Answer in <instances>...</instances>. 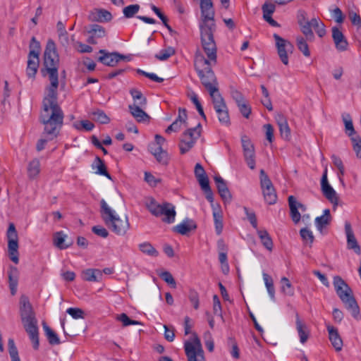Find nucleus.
<instances>
[{
    "instance_id": "nucleus-1",
    "label": "nucleus",
    "mask_w": 361,
    "mask_h": 361,
    "mask_svg": "<svg viewBox=\"0 0 361 361\" xmlns=\"http://www.w3.org/2000/svg\"><path fill=\"white\" fill-rule=\"evenodd\" d=\"M59 56L54 42L47 41L43 56V76L49 75L50 85L47 87V94L42 101V110L39 121L44 124V134L51 140L56 137L63 123V112L58 104L57 89L59 87Z\"/></svg>"
},
{
    "instance_id": "nucleus-2",
    "label": "nucleus",
    "mask_w": 361,
    "mask_h": 361,
    "mask_svg": "<svg viewBox=\"0 0 361 361\" xmlns=\"http://www.w3.org/2000/svg\"><path fill=\"white\" fill-rule=\"evenodd\" d=\"M212 16L201 13L202 22L200 24L201 44L209 63H216L217 62V47L214 39V32L216 30L214 22V10L212 8Z\"/></svg>"
},
{
    "instance_id": "nucleus-3",
    "label": "nucleus",
    "mask_w": 361,
    "mask_h": 361,
    "mask_svg": "<svg viewBox=\"0 0 361 361\" xmlns=\"http://www.w3.org/2000/svg\"><path fill=\"white\" fill-rule=\"evenodd\" d=\"M216 63L206 61L204 54L197 50L195 55L194 66L202 85L209 92L210 97L215 96L219 92L218 82L212 67Z\"/></svg>"
},
{
    "instance_id": "nucleus-4",
    "label": "nucleus",
    "mask_w": 361,
    "mask_h": 361,
    "mask_svg": "<svg viewBox=\"0 0 361 361\" xmlns=\"http://www.w3.org/2000/svg\"><path fill=\"white\" fill-rule=\"evenodd\" d=\"M20 314L25 330L32 343L33 348L37 350L39 345L37 320L26 296H21L20 299Z\"/></svg>"
},
{
    "instance_id": "nucleus-5",
    "label": "nucleus",
    "mask_w": 361,
    "mask_h": 361,
    "mask_svg": "<svg viewBox=\"0 0 361 361\" xmlns=\"http://www.w3.org/2000/svg\"><path fill=\"white\" fill-rule=\"evenodd\" d=\"M334 286L337 295L344 304L345 308L351 312L352 316L355 319H360V308L353 296L352 289L338 276L334 277Z\"/></svg>"
},
{
    "instance_id": "nucleus-6",
    "label": "nucleus",
    "mask_w": 361,
    "mask_h": 361,
    "mask_svg": "<svg viewBox=\"0 0 361 361\" xmlns=\"http://www.w3.org/2000/svg\"><path fill=\"white\" fill-rule=\"evenodd\" d=\"M297 20L300 31L309 42L314 39V35L312 28L319 37H323L326 34V27L324 23L318 18H313L309 20L307 18V13L303 10H299L297 13Z\"/></svg>"
},
{
    "instance_id": "nucleus-7",
    "label": "nucleus",
    "mask_w": 361,
    "mask_h": 361,
    "mask_svg": "<svg viewBox=\"0 0 361 361\" xmlns=\"http://www.w3.org/2000/svg\"><path fill=\"white\" fill-rule=\"evenodd\" d=\"M101 213L105 224L111 228V231L117 235H124L130 227L128 219L126 216L123 219L119 218L106 204L104 200H102Z\"/></svg>"
},
{
    "instance_id": "nucleus-8",
    "label": "nucleus",
    "mask_w": 361,
    "mask_h": 361,
    "mask_svg": "<svg viewBox=\"0 0 361 361\" xmlns=\"http://www.w3.org/2000/svg\"><path fill=\"white\" fill-rule=\"evenodd\" d=\"M147 209L155 216L164 215L163 221L171 224L175 220L176 211L175 207L169 202H164L162 204H158L154 199L150 198L146 203Z\"/></svg>"
},
{
    "instance_id": "nucleus-9",
    "label": "nucleus",
    "mask_w": 361,
    "mask_h": 361,
    "mask_svg": "<svg viewBox=\"0 0 361 361\" xmlns=\"http://www.w3.org/2000/svg\"><path fill=\"white\" fill-rule=\"evenodd\" d=\"M6 235L8 257L13 262L18 264L19 262L18 237L14 224H9Z\"/></svg>"
},
{
    "instance_id": "nucleus-10",
    "label": "nucleus",
    "mask_w": 361,
    "mask_h": 361,
    "mask_svg": "<svg viewBox=\"0 0 361 361\" xmlns=\"http://www.w3.org/2000/svg\"><path fill=\"white\" fill-rule=\"evenodd\" d=\"M184 349L188 361H205L200 338L195 335L193 342L186 341Z\"/></svg>"
},
{
    "instance_id": "nucleus-11",
    "label": "nucleus",
    "mask_w": 361,
    "mask_h": 361,
    "mask_svg": "<svg viewBox=\"0 0 361 361\" xmlns=\"http://www.w3.org/2000/svg\"><path fill=\"white\" fill-rule=\"evenodd\" d=\"M260 184L266 202L274 204L277 200V195L271 180L263 169L260 171Z\"/></svg>"
},
{
    "instance_id": "nucleus-12",
    "label": "nucleus",
    "mask_w": 361,
    "mask_h": 361,
    "mask_svg": "<svg viewBox=\"0 0 361 361\" xmlns=\"http://www.w3.org/2000/svg\"><path fill=\"white\" fill-rule=\"evenodd\" d=\"M212 99L219 121L223 125L229 126L231 121L228 109L221 94L212 97Z\"/></svg>"
},
{
    "instance_id": "nucleus-13",
    "label": "nucleus",
    "mask_w": 361,
    "mask_h": 361,
    "mask_svg": "<svg viewBox=\"0 0 361 361\" xmlns=\"http://www.w3.org/2000/svg\"><path fill=\"white\" fill-rule=\"evenodd\" d=\"M275 41H276V46L277 48V52L279 56V58L281 61V62L284 65L288 64V56L287 52L288 51H290L293 49V44L288 42V40H286L285 39L282 38L277 34H274L273 35Z\"/></svg>"
},
{
    "instance_id": "nucleus-14",
    "label": "nucleus",
    "mask_w": 361,
    "mask_h": 361,
    "mask_svg": "<svg viewBox=\"0 0 361 361\" xmlns=\"http://www.w3.org/2000/svg\"><path fill=\"white\" fill-rule=\"evenodd\" d=\"M99 54L102 55L98 58V61L108 66H115L121 60H129V57L125 55L121 54L118 52H107L104 49L99 50Z\"/></svg>"
},
{
    "instance_id": "nucleus-15",
    "label": "nucleus",
    "mask_w": 361,
    "mask_h": 361,
    "mask_svg": "<svg viewBox=\"0 0 361 361\" xmlns=\"http://www.w3.org/2000/svg\"><path fill=\"white\" fill-rule=\"evenodd\" d=\"M321 187L324 195L328 199L331 203L337 204L338 197L336 192L334 188L329 184L327 179V169H326L321 180Z\"/></svg>"
},
{
    "instance_id": "nucleus-16",
    "label": "nucleus",
    "mask_w": 361,
    "mask_h": 361,
    "mask_svg": "<svg viewBox=\"0 0 361 361\" xmlns=\"http://www.w3.org/2000/svg\"><path fill=\"white\" fill-rule=\"evenodd\" d=\"M218 192L224 203H230L232 200L231 193L227 186L226 182L220 176L214 177Z\"/></svg>"
},
{
    "instance_id": "nucleus-17",
    "label": "nucleus",
    "mask_w": 361,
    "mask_h": 361,
    "mask_svg": "<svg viewBox=\"0 0 361 361\" xmlns=\"http://www.w3.org/2000/svg\"><path fill=\"white\" fill-rule=\"evenodd\" d=\"M111 19V13L103 8H94L88 15V20L91 22L106 23Z\"/></svg>"
},
{
    "instance_id": "nucleus-18",
    "label": "nucleus",
    "mask_w": 361,
    "mask_h": 361,
    "mask_svg": "<svg viewBox=\"0 0 361 361\" xmlns=\"http://www.w3.org/2000/svg\"><path fill=\"white\" fill-rule=\"evenodd\" d=\"M345 231L347 237V245L348 248L350 250H353L355 252L357 255H360L361 248L358 245L357 241L353 233L351 224L349 221H345Z\"/></svg>"
},
{
    "instance_id": "nucleus-19",
    "label": "nucleus",
    "mask_w": 361,
    "mask_h": 361,
    "mask_svg": "<svg viewBox=\"0 0 361 361\" xmlns=\"http://www.w3.org/2000/svg\"><path fill=\"white\" fill-rule=\"evenodd\" d=\"M332 38L336 48L340 51H346L348 47V42L343 32L337 27H332Z\"/></svg>"
},
{
    "instance_id": "nucleus-20",
    "label": "nucleus",
    "mask_w": 361,
    "mask_h": 361,
    "mask_svg": "<svg viewBox=\"0 0 361 361\" xmlns=\"http://www.w3.org/2000/svg\"><path fill=\"white\" fill-rule=\"evenodd\" d=\"M326 329L329 333V340L333 347L335 348L336 351H341L343 348V341L338 334V329L330 324L326 325Z\"/></svg>"
},
{
    "instance_id": "nucleus-21",
    "label": "nucleus",
    "mask_w": 361,
    "mask_h": 361,
    "mask_svg": "<svg viewBox=\"0 0 361 361\" xmlns=\"http://www.w3.org/2000/svg\"><path fill=\"white\" fill-rule=\"evenodd\" d=\"M88 33L90 36L87 39V42L92 44H95L97 43V39L105 37L106 30L104 27L99 25L92 24L90 25Z\"/></svg>"
},
{
    "instance_id": "nucleus-22",
    "label": "nucleus",
    "mask_w": 361,
    "mask_h": 361,
    "mask_svg": "<svg viewBox=\"0 0 361 361\" xmlns=\"http://www.w3.org/2000/svg\"><path fill=\"white\" fill-rule=\"evenodd\" d=\"M8 278L9 288L11 294L14 295L17 292V287L18 284L19 271L17 267L14 266H10L8 271Z\"/></svg>"
},
{
    "instance_id": "nucleus-23",
    "label": "nucleus",
    "mask_w": 361,
    "mask_h": 361,
    "mask_svg": "<svg viewBox=\"0 0 361 361\" xmlns=\"http://www.w3.org/2000/svg\"><path fill=\"white\" fill-rule=\"evenodd\" d=\"M145 106H138L136 104H130L128 106L130 113L137 122L149 121V116L142 110Z\"/></svg>"
},
{
    "instance_id": "nucleus-24",
    "label": "nucleus",
    "mask_w": 361,
    "mask_h": 361,
    "mask_svg": "<svg viewBox=\"0 0 361 361\" xmlns=\"http://www.w3.org/2000/svg\"><path fill=\"white\" fill-rule=\"evenodd\" d=\"M149 152L154 156L157 161L164 165L168 164V153L163 150L162 147L156 145H149Z\"/></svg>"
},
{
    "instance_id": "nucleus-25",
    "label": "nucleus",
    "mask_w": 361,
    "mask_h": 361,
    "mask_svg": "<svg viewBox=\"0 0 361 361\" xmlns=\"http://www.w3.org/2000/svg\"><path fill=\"white\" fill-rule=\"evenodd\" d=\"M295 319L296 329L300 337V341L305 343L309 338L310 332L306 324L301 321L297 312H295Z\"/></svg>"
},
{
    "instance_id": "nucleus-26",
    "label": "nucleus",
    "mask_w": 361,
    "mask_h": 361,
    "mask_svg": "<svg viewBox=\"0 0 361 361\" xmlns=\"http://www.w3.org/2000/svg\"><path fill=\"white\" fill-rule=\"evenodd\" d=\"M82 278L86 281L99 282L102 279V272L98 269H87L82 272Z\"/></svg>"
},
{
    "instance_id": "nucleus-27",
    "label": "nucleus",
    "mask_w": 361,
    "mask_h": 361,
    "mask_svg": "<svg viewBox=\"0 0 361 361\" xmlns=\"http://www.w3.org/2000/svg\"><path fill=\"white\" fill-rule=\"evenodd\" d=\"M331 221V216L330 214V210L329 209H324L323 215L317 216L314 221L315 226L320 233L323 232V229L325 228L327 226H329Z\"/></svg>"
},
{
    "instance_id": "nucleus-28",
    "label": "nucleus",
    "mask_w": 361,
    "mask_h": 361,
    "mask_svg": "<svg viewBox=\"0 0 361 361\" xmlns=\"http://www.w3.org/2000/svg\"><path fill=\"white\" fill-rule=\"evenodd\" d=\"M92 168L95 171V173L104 176L109 180H111L110 173L107 171L106 166L104 161L99 157H96L93 163L92 164Z\"/></svg>"
},
{
    "instance_id": "nucleus-29",
    "label": "nucleus",
    "mask_w": 361,
    "mask_h": 361,
    "mask_svg": "<svg viewBox=\"0 0 361 361\" xmlns=\"http://www.w3.org/2000/svg\"><path fill=\"white\" fill-rule=\"evenodd\" d=\"M288 204L290 217L295 224H298L300 221L301 215L298 211L297 200L293 195L288 197Z\"/></svg>"
},
{
    "instance_id": "nucleus-30",
    "label": "nucleus",
    "mask_w": 361,
    "mask_h": 361,
    "mask_svg": "<svg viewBox=\"0 0 361 361\" xmlns=\"http://www.w3.org/2000/svg\"><path fill=\"white\" fill-rule=\"evenodd\" d=\"M212 207L215 231L217 235H221L224 227L222 212L219 207H215L213 204Z\"/></svg>"
},
{
    "instance_id": "nucleus-31",
    "label": "nucleus",
    "mask_w": 361,
    "mask_h": 361,
    "mask_svg": "<svg viewBox=\"0 0 361 361\" xmlns=\"http://www.w3.org/2000/svg\"><path fill=\"white\" fill-rule=\"evenodd\" d=\"M197 226L192 220L183 221L181 224L174 226L173 231L181 235H186L190 231L195 229Z\"/></svg>"
},
{
    "instance_id": "nucleus-32",
    "label": "nucleus",
    "mask_w": 361,
    "mask_h": 361,
    "mask_svg": "<svg viewBox=\"0 0 361 361\" xmlns=\"http://www.w3.org/2000/svg\"><path fill=\"white\" fill-rule=\"evenodd\" d=\"M196 140L190 138L188 135L183 133L179 143V149L181 154L188 152L191 148L193 147Z\"/></svg>"
},
{
    "instance_id": "nucleus-33",
    "label": "nucleus",
    "mask_w": 361,
    "mask_h": 361,
    "mask_svg": "<svg viewBox=\"0 0 361 361\" xmlns=\"http://www.w3.org/2000/svg\"><path fill=\"white\" fill-rule=\"evenodd\" d=\"M39 63V58L37 56H28L27 75L29 78H35Z\"/></svg>"
},
{
    "instance_id": "nucleus-34",
    "label": "nucleus",
    "mask_w": 361,
    "mask_h": 361,
    "mask_svg": "<svg viewBox=\"0 0 361 361\" xmlns=\"http://www.w3.org/2000/svg\"><path fill=\"white\" fill-rule=\"evenodd\" d=\"M27 176L30 179H35L40 173V161L38 159H34L28 163Z\"/></svg>"
},
{
    "instance_id": "nucleus-35",
    "label": "nucleus",
    "mask_w": 361,
    "mask_h": 361,
    "mask_svg": "<svg viewBox=\"0 0 361 361\" xmlns=\"http://www.w3.org/2000/svg\"><path fill=\"white\" fill-rule=\"evenodd\" d=\"M66 235L63 234L62 231L57 232L54 235V245L61 249H66L72 245V241L65 243Z\"/></svg>"
},
{
    "instance_id": "nucleus-36",
    "label": "nucleus",
    "mask_w": 361,
    "mask_h": 361,
    "mask_svg": "<svg viewBox=\"0 0 361 361\" xmlns=\"http://www.w3.org/2000/svg\"><path fill=\"white\" fill-rule=\"evenodd\" d=\"M43 329L50 345H54L60 344V339L57 334L54 330H52L45 322L43 323Z\"/></svg>"
},
{
    "instance_id": "nucleus-37",
    "label": "nucleus",
    "mask_w": 361,
    "mask_h": 361,
    "mask_svg": "<svg viewBox=\"0 0 361 361\" xmlns=\"http://www.w3.org/2000/svg\"><path fill=\"white\" fill-rule=\"evenodd\" d=\"M258 236L262 245L269 251L273 249V241L266 230H257Z\"/></svg>"
},
{
    "instance_id": "nucleus-38",
    "label": "nucleus",
    "mask_w": 361,
    "mask_h": 361,
    "mask_svg": "<svg viewBox=\"0 0 361 361\" xmlns=\"http://www.w3.org/2000/svg\"><path fill=\"white\" fill-rule=\"evenodd\" d=\"M307 41L309 40L307 39V37L305 38L302 36L296 37L297 47L306 57H309L310 56Z\"/></svg>"
},
{
    "instance_id": "nucleus-39",
    "label": "nucleus",
    "mask_w": 361,
    "mask_h": 361,
    "mask_svg": "<svg viewBox=\"0 0 361 361\" xmlns=\"http://www.w3.org/2000/svg\"><path fill=\"white\" fill-rule=\"evenodd\" d=\"M300 235L303 241V243L312 247L314 240V236L312 232L307 227L302 228L300 230Z\"/></svg>"
},
{
    "instance_id": "nucleus-40",
    "label": "nucleus",
    "mask_w": 361,
    "mask_h": 361,
    "mask_svg": "<svg viewBox=\"0 0 361 361\" xmlns=\"http://www.w3.org/2000/svg\"><path fill=\"white\" fill-rule=\"evenodd\" d=\"M130 93L134 100L133 104L140 105V106H146L147 104V99L142 93L137 90V89H131L130 90Z\"/></svg>"
},
{
    "instance_id": "nucleus-41",
    "label": "nucleus",
    "mask_w": 361,
    "mask_h": 361,
    "mask_svg": "<svg viewBox=\"0 0 361 361\" xmlns=\"http://www.w3.org/2000/svg\"><path fill=\"white\" fill-rule=\"evenodd\" d=\"M92 118L100 123L106 124L110 122V118L104 113V111L100 109H96L91 112Z\"/></svg>"
},
{
    "instance_id": "nucleus-42",
    "label": "nucleus",
    "mask_w": 361,
    "mask_h": 361,
    "mask_svg": "<svg viewBox=\"0 0 361 361\" xmlns=\"http://www.w3.org/2000/svg\"><path fill=\"white\" fill-rule=\"evenodd\" d=\"M140 250L149 256L157 257L159 255L158 251L152 246L149 242H144L138 245Z\"/></svg>"
},
{
    "instance_id": "nucleus-43",
    "label": "nucleus",
    "mask_w": 361,
    "mask_h": 361,
    "mask_svg": "<svg viewBox=\"0 0 361 361\" xmlns=\"http://www.w3.org/2000/svg\"><path fill=\"white\" fill-rule=\"evenodd\" d=\"M30 51L28 56H37L39 57L41 46L39 42H38L35 37H32L30 40L29 45Z\"/></svg>"
},
{
    "instance_id": "nucleus-44",
    "label": "nucleus",
    "mask_w": 361,
    "mask_h": 361,
    "mask_svg": "<svg viewBox=\"0 0 361 361\" xmlns=\"http://www.w3.org/2000/svg\"><path fill=\"white\" fill-rule=\"evenodd\" d=\"M263 279L270 298L274 300L275 299V289L272 278L267 274L263 273Z\"/></svg>"
},
{
    "instance_id": "nucleus-45",
    "label": "nucleus",
    "mask_w": 361,
    "mask_h": 361,
    "mask_svg": "<svg viewBox=\"0 0 361 361\" xmlns=\"http://www.w3.org/2000/svg\"><path fill=\"white\" fill-rule=\"evenodd\" d=\"M343 120L345 124V128L348 135L350 138L351 137H355V130L354 129L353 121L350 114H347L345 115H343Z\"/></svg>"
},
{
    "instance_id": "nucleus-46",
    "label": "nucleus",
    "mask_w": 361,
    "mask_h": 361,
    "mask_svg": "<svg viewBox=\"0 0 361 361\" xmlns=\"http://www.w3.org/2000/svg\"><path fill=\"white\" fill-rule=\"evenodd\" d=\"M152 10L157 15V16L161 19L164 25L167 28L169 33L172 35L173 34H176V32L172 29V27L169 25L168 23V18L166 16H164L160 11L159 8H157L156 6L152 5Z\"/></svg>"
},
{
    "instance_id": "nucleus-47",
    "label": "nucleus",
    "mask_w": 361,
    "mask_h": 361,
    "mask_svg": "<svg viewBox=\"0 0 361 361\" xmlns=\"http://www.w3.org/2000/svg\"><path fill=\"white\" fill-rule=\"evenodd\" d=\"M176 50L172 47H168L166 49H161L158 54L155 55V58L159 61H166L171 56L174 55Z\"/></svg>"
},
{
    "instance_id": "nucleus-48",
    "label": "nucleus",
    "mask_w": 361,
    "mask_h": 361,
    "mask_svg": "<svg viewBox=\"0 0 361 361\" xmlns=\"http://www.w3.org/2000/svg\"><path fill=\"white\" fill-rule=\"evenodd\" d=\"M281 291L284 294H286L288 296H293L295 293L294 288H293L291 283L288 280V279L286 277H283L281 279Z\"/></svg>"
},
{
    "instance_id": "nucleus-49",
    "label": "nucleus",
    "mask_w": 361,
    "mask_h": 361,
    "mask_svg": "<svg viewBox=\"0 0 361 361\" xmlns=\"http://www.w3.org/2000/svg\"><path fill=\"white\" fill-rule=\"evenodd\" d=\"M244 157L249 168L254 169L255 168V149H247L246 151H244Z\"/></svg>"
},
{
    "instance_id": "nucleus-50",
    "label": "nucleus",
    "mask_w": 361,
    "mask_h": 361,
    "mask_svg": "<svg viewBox=\"0 0 361 361\" xmlns=\"http://www.w3.org/2000/svg\"><path fill=\"white\" fill-rule=\"evenodd\" d=\"M140 10L138 4H132L125 7L123 10V15L127 18H133Z\"/></svg>"
},
{
    "instance_id": "nucleus-51",
    "label": "nucleus",
    "mask_w": 361,
    "mask_h": 361,
    "mask_svg": "<svg viewBox=\"0 0 361 361\" xmlns=\"http://www.w3.org/2000/svg\"><path fill=\"white\" fill-rule=\"evenodd\" d=\"M241 114L246 118H248L252 113V108L248 102L245 99L244 102L237 104Z\"/></svg>"
},
{
    "instance_id": "nucleus-52",
    "label": "nucleus",
    "mask_w": 361,
    "mask_h": 361,
    "mask_svg": "<svg viewBox=\"0 0 361 361\" xmlns=\"http://www.w3.org/2000/svg\"><path fill=\"white\" fill-rule=\"evenodd\" d=\"M201 124L198 123L195 128H191L185 130L183 134L188 135L190 138L197 140L201 135Z\"/></svg>"
},
{
    "instance_id": "nucleus-53",
    "label": "nucleus",
    "mask_w": 361,
    "mask_h": 361,
    "mask_svg": "<svg viewBox=\"0 0 361 361\" xmlns=\"http://www.w3.org/2000/svg\"><path fill=\"white\" fill-rule=\"evenodd\" d=\"M350 140L353 143V148L356 154V157L361 159V137L359 135L351 137Z\"/></svg>"
},
{
    "instance_id": "nucleus-54",
    "label": "nucleus",
    "mask_w": 361,
    "mask_h": 361,
    "mask_svg": "<svg viewBox=\"0 0 361 361\" xmlns=\"http://www.w3.org/2000/svg\"><path fill=\"white\" fill-rule=\"evenodd\" d=\"M201 13H207L208 16H212V8H213V3L212 0H200Z\"/></svg>"
},
{
    "instance_id": "nucleus-55",
    "label": "nucleus",
    "mask_w": 361,
    "mask_h": 361,
    "mask_svg": "<svg viewBox=\"0 0 361 361\" xmlns=\"http://www.w3.org/2000/svg\"><path fill=\"white\" fill-rule=\"evenodd\" d=\"M117 319L123 323L124 326L129 325H137L141 323L136 320L130 319L126 313H122L117 316Z\"/></svg>"
},
{
    "instance_id": "nucleus-56",
    "label": "nucleus",
    "mask_w": 361,
    "mask_h": 361,
    "mask_svg": "<svg viewBox=\"0 0 361 361\" xmlns=\"http://www.w3.org/2000/svg\"><path fill=\"white\" fill-rule=\"evenodd\" d=\"M66 312L70 314L73 319H84L85 312L84 311L78 307H70L67 309Z\"/></svg>"
},
{
    "instance_id": "nucleus-57",
    "label": "nucleus",
    "mask_w": 361,
    "mask_h": 361,
    "mask_svg": "<svg viewBox=\"0 0 361 361\" xmlns=\"http://www.w3.org/2000/svg\"><path fill=\"white\" fill-rule=\"evenodd\" d=\"M73 126L77 130H79L84 129L87 131H91L94 128V125L93 123H92L90 121L83 120V121H81L80 123H74Z\"/></svg>"
},
{
    "instance_id": "nucleus-58",
    "label": "nucleus",
    "mask_w": 361,
    "mask_h": 361,
    "mask_svg": "<svg viewBox=\"0 0 361 361\" xmlns=\"http://www.w3.org/2000/svg\"><path fill=\"white\" fill-rule=\"evenodd\" d=\"M159 276L172 288H175L176 287V281L169 271H165L160 274Z\"/></svg>"
},
{
    "instance_id": "nucleus-59",
    "label": "nucleus",
    "mask_w": 361,
    "mask_h": 361,
    "mask_svg": "<svg viewBox=\"0 0 361 361\" xmlns=\"http://www.w3.org/2000/svg\"><path fill=\"white\" fill-rule=\"evenodd\" d=\"M188 298L190 302L192 304L193 307L195 310H197L199 308L200 304L199 295L197 292L194 290H190L189 292Z\"/></svg>"
},
{
    "instance_id": "nucleus-60",
    "label": "nucleus",
    "mask_w": 361,
    "mask_h": 361,
    "mask_svg": "<svg viewBox=\"0 0 361 361\" xmlns=\"http://www.w3.org/2000/svg\"><path fill=\"white\" fill-rule=\"evenodd\" d=\"M231 95L233 99L235 102L236 104L244 102L245 100L243 94L236 89L231 88Z\"/></svg>"
},
{
    "instance_id": "nucleus-61",
    "label": "nucleus",
    "mask_w": 361,
    "mask_h": 361,
    "mask_svg": "<svg viewBox=\"0 0 361 361\" xmlns=\"http://www.w3.org/2000/svg\"><path fill=\"white\" fill-rule=\"evenodd\" d=\"M349 18L353 25L357 26V29H361V17L359 14L354 11H350Z\"/></svg>"
},
{
    "instance_id": "nucleus-62",
    "label": "nucleus",
    "mask_w": 361,
    "mask_h": 361,
    "mask_svg": "<svg viewBox=\"0 0 361 361\" xmlns=\"http://www.w3.org/2000/svg\"><path fill=\"white\" fill-rule=\"evenodd\" d=\"M213 303H214L213 304L214 314L222 317L221 305L220 300L216 295H214L213 296Z\"/></svg>"
},
{
    "instance_id": "nucleus-63",
    "label": "nucleus",
    "mask_w": 361,
    "mask_h": 361,
    "mask_svg": "<svg viewBox=\"0 0 361 361\" xmlns=\"http://www.w3.org/2000/svg\"><path fill=\"white\" fill-rule=\"evenodd\" d=\"M92 231L94 234H96V235H99L100 237H102V238H106L109 235L108 231L105 228H104V227H102L101 226H93L92 228Z\"/></svg>"
},
{
    "instance_id": "nucleus-64",
    "label": "nucleus",
    "mask_w": 361,
    "mask_h": 361,
    "mask_svg": "<svg viewBox=\"0 0 361 361\" xmlns=\"http://www.w3.org/2000/svg\"><path fill=\"white\" fill-rule=\"evenodd\" d=\"M247 219L255 228H257V217L254 212H250L247 207H244Z\"/></svg>"
}]
</instances>
